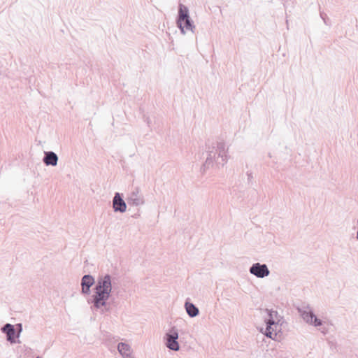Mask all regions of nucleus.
Listing matches in <instances>:
<instances>
[{
  "instance_id": "4be33fe9",
  "label": "nucleus",
  "mask_w": 358,
  "mask_h": 358,
  "mask_svg": "<svg viewBox=\"0 0 358 358\" xmlns=\"http://www.w3.org/2000/svg\"><path fill=\"white\" fill-rule=\"evenodd\" d=\"M357 224H358V219H357Z\"/></svg>"
},
{
  "instance_id": "6ab92c4d",
  "label": "nucleus",
  "mask_w": 358,
  "mask_h": 358,
  "mask_svg": "<svg viewBox=\"0 0 358 358\" xmlns=\"http://www.w3.org/2000/svg\"><path fill=\"white\" fill-rule=\"evenodd\" d=\"M247 176H248V180H252V173H251L248 172V173H247Z\"/></svg>"
},
{
  "instance_id": "2eb2a0df",
  "label": "nucleus",
  "mask_w": 358,
  "mask_h": 358,
  "mask_svg": "<svg viewBox=\"0 0 358 358\" xmlns=\"http://www.w3.org/2000/svg\"><path fill=\"white\" fill-rule=\"evenodd\" d=\"M282 322L280 323H275V324L271 325V329H269V331H271L270 336H267L268 338H271L272 340H278V334H281V325Z\"/></svg>"
},
{
  "instance_id": "7ed1b4c3",
  "label": "nucleus",
  "mask_w": 358,
  "mask_h": 358,
  "mask_svg": "<svg viewBox=\"0 0 358 358\" xmlns=\"http://www.w3.org/2000/svg\"><path fill=\"white\" fill-rule=\"evenodd\" d=\"M297 310L301 318L308 324L316 327L322 325V321L317 317L309 305L303 306L301 308H298Z\"/></svg>"
},
{
  "instance_id": "412c9836",
  "label": "nucleus",
  "mask_w": 358,
  "mask_h": 358,
  "mask_svg": "<svg viewBox=\"0 0 358 358\" xmlns=\"http://www.w3.org/2000/svg\"><path fill=\"white\" fill-rule=\"evenodd\" d=\"M36 358H41V357H39V356H38V357H36Z\"/></svg>"
},
{
  "instance_id": "9d476101",
  "label": "nucleus",
  "mask_w": 358,
  "mask_h": 358,
  "mask_svg": "<svg viewBox=\"0 0 358 358\" xmlns=\"http://www.w3.org/2000/svg\"><path fill=\"white\" fill-rule=\"evenodd\" d=\"M1 331L6 334V339L10 343H15L16 338H19V334H16L15 327L9 323L4 324L1 327Z\"/></svg>"
},
{
  "instance_id": "4468645a",
  "label": "nucleus",
  "mask_w": 358,
  "mask_h": 358,
  "mask_svg": "<svg viewBox=\"0 0 358 358\" xmlns=\"http://www.w3.org/2000/svg\"><path fill=\"white\" fill-rule=\"evenodd\" d=\"M185 308L190 317H194L199 314V308L194 303L187 301L185 303Z\"/></svg>"
},
{
  "instance_id": "f257e3e1",
  "label": "nucleus",
  "mask_w": 358,
  "mask_h": 358,
  "mask_svg": "<svg viewBox=\"0 0 358 358\" xmlns=\"http://www.w3.org/2000/svg\"><path fill=\"white\" fill-rule=\"evenodd\" d=\"M114 278L110 274L100 275L98 276L96 284L93 288L92 294L87 302L92 305V308L99 310L106 307L107 301L110 298L113 289Z\"/></svg>"
},
{
  "instance_id": "39448f33",
  "label": "nucleus",
  "mask_w": 358,
  "mask_h": 358,
  "mask_svg": "<svg viewBox=\"0 0 358 358\" xmlns=\"http://www.w3.org/2000/svg\"><path fill=\"white\" fill-rule=\"evenodd\" d=\"M178 331L176 327H172L169 332L165 334V345L167 348L173 351H178L180 345L178 342Z\"/></svg>"
},
{
  "instance_id": "ddd939ff",
  "label": "nucleus",
  "mask_w": 358,
  "mask_h": 358,
  "mask_svg": "<svg viewBox=\"0 0 358 358\" xmlns=\"http://www.w3.org/2000/svg\"><path fill=\"white\" fill-rule=\"evenodd\" d=\"M117 350L124 358H133L131 355V347L124 343H120L117 345Z\"/></svg>"
},
{
  "instance_id": "f8f14e48",
  "label": "nucleus",
  "mask_w": 358,
  "mask_h": 358,
  "mask_svg": "<svg viewBox=\"0 0 358 358\" xmlns=\"http://www.w3.org/2000/svg\"><path fill=\"white\" fill-rule=\"evenodd\" d=\"M58 159V156L55 152L52 151H46L44 152L43 162L46 166H57Z\"/></svg>"
},
{
  "instance_id": "dca6fc26",
  "label": "nucleus",
  "mask_w": 358,
  "mask_h": 358,
  "mask_svg": "<svg viewBox=\"0 0 358 358\" xmlns=\"http://www.w3.org/2000/svg\"><path fill=\"white\" fill-rule=\"evenodd\" d=\"M181 27L182 28V31H180L183 34H185L186 31H191L192 33H194V30L196 29V27L191 17L185 20L184 22H182Z\"/></svg>"
},
{
  "instance_id": "f03ea898",
  "label": "nucleus",
  "mask_w": 358,
  "mask_h": 358,
  "mask_svg": "<svg viewBox=\"0 0 358 358\" xmlns=\"http://www.w3.org/2000/svg\"><path fill=\"white\" fill-rule=\"evenodd\" d=\"M206 146L207 157L201 166L203 172L214 166L223 167L227 163L229 148L223 141L208 142Z\"/></svg>"
},
{
  "instance_id": "20e7f679",
  "label": "nucleus",
  "mask_w": 358,
  "mask_h": 358,
  "mask_svg": "<svg viewBox=\"0 0 358 358\" xmlns=\"http://www.w3.org/2000/svg\"><path fill=\"white\" fill-rule=\"evenodd\" d=\"M265 311L268 315V317L264 319L266 327L264 331V329L262 328L260 331L263 333L266 336H270L271 334V331H269L271 325L275 324H275L283 322V317L280 316L276 310L266 308Z\"/></svg>"
},
{
  "instance_id": "0eeeda50",
  "label": "nucleus",
  "mask_w": 358,
  "mask_h": 358,
  "mask_svg": "<svg viewBox=\"0 0 358 358\" xmlns=\"http://www.w3.org/2000/svg\"><path fill=\"white\" fill-rule=\"evenodd\" d=\"M250 273L258 278H264L270 274V271L265 264L254 263L249 268Z\"/></svg>"
},
{
  "instance_id": "423d86ee",
  "label": "nucleus",
  "mask_w": 358,
  "mask_h": 358,
  "mask_svg": "<svg viewBox=\"0 0 358 358\" xmlns=\"http://www.w3.org/2000/svg\"><path fill=\"white\" fill-rule=\"evenodd\" d=\"M127 201L129 205L138 206L145 203V199L143 194H141V189L138 187H136L129 194Z\"/></svg>"
},
{
  "instance_id": "1a4fd4ad",
  "label": "nucleus",
  "mask_w": 358,
  "mask_h": 358,
  "mask_svg": "<svg viewBox=\"0 0 358 358\" xmlns=\"http://www.w3.org/2000/svg\"><path fill=\"white\" fill-rule=\"evenodd\" d=\"M113 208L115 213H124L127 210V203L122 199V194L116 192L112 201Z\"/></svg>"
},
{
  "instance_id": "aec40b11",
  "label": "nucleus",
  "mask_w": 358,
  "mask_h": 358,
  "mask_svg": "<svg viewBox=\"0 0 358 358\" xmlns=\"http://www.w3.org/2000/svg\"><path fill=\"white\" fill-rule=\"evenodd\" d=\"M356 238H357V240H358V231H357Z\"/></svg>"
},
{
  "instance_id": "6e6552de",
  "label": "nucleus",
  "mask_w": 358,
  "mask_h": 358,
  "mask_svg": "<svg viewBox=\"0 0 358 358\" xmlns=\"http://www.w3.org/2000/svg\"><path fill=\"white\" fill-rule=\"evenodd\" d=\"M95 284V279L92 275H84L80 282L81 293L84 295H90L91 293V287Z\"/></svg>"
},
{
  "instance_id": "9b49d317",
  "label": "nucleus",
  "mask_w": 358,
  "mask_h": 358,
  "mask_svg": "<svg viewBox=\"0 0 358 358\" xmlns=\"http://www.w3.org/2000/svg\"><path fill=\"white\" fill-rule=\"evenodd\" d=\"M189 17L190 16L188 8L183 4L180 3L178 6V13L176 19V24L180 31H182V28L181 27L182 22H184L185 20H187Z\"/></svg>"
},
{
  "instance_id": "a211bd4d",
  "label": "nucleus",
  "mask_w": 358,
  "mask_h": 358,
  "mask_svg": "<svg viewBox=\"0 0 358 358\" xmlns=\"http://www.w3.org/2000/svg\"><path fill=\"white\" fill-rule=\"evenodd\" d=\"M321 332L323 334H326L328 331L327 329L323 327L320 329Z\"/></svg>"
},
{
  "instance_id": "f3484780",
  "label": "nucleus",
  "mask_w": 358,
  "mask_h": 358,
  "mask_svg": "<svg viewBox=\"0 0 358 358\" xmlns=\"http://www.w3.org/2000/svg\"><path fill=\"white\" fill-rule=\"evenodd\" d=\"M16 334H19V336L20 335V333L22 331V324L21 323H18L16 325Z\"/></svg>"
}]
</instances>
